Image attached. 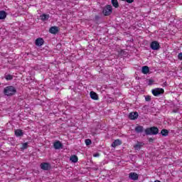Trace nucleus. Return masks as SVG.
I'll return each mask as SVG.
<instances>
[{"instance_id":"nucleus-1","label":"nucleus","mask_w":182,"mask_h":182,"mask_svg":"<svg viewBox=\"0 0 182 182\" xmlns=\"http://www.w3.org/2000/svg\"><path fill=\"white\" fill-rule=\"evenodd\" d=\"M5 96H14L16 95V88L14 86H7L4 89Z\"/></svg>"},{"instance_id":"nucleus-2","label":"nucleus","mask_w":182,"mask_h":182,"mask_svg":"<svg viewBox=\"0 0 182 182\" xmlns=\"http://www.w3.org/2000/svg\"><path fill=\"white\" fill-rule=\"evenodd\" d=\"M145 134L146 136H156L159 134V128L157 127H151L145 129Z\"/></svg>"},{"instance_id":"nucleus-3","label":"nucleus","mask_w":182,"mask_h":182,"mask_svg":"<svg viewBox=\"0 0 182 182\" xmlns=\"http://www.w3.org/2000/svg\"><path fill=\"white\" fill-rule=\"evenodd\" d=\"M112 12H113V7L112 6V5H107L102 9V14L103 15H105V16H109V15H112Z\"/></svg>"},{"instance_id":"nucleus-4","label":"nucleus","mask_w":182,"mask_h":182,"mask_svg":"<svg viewBox=\"0 0 182 182\" xmlns=\"http://www.w3.org/2000/svg\"><path fill=\"white\" fill-rule=\"evenodd\" d=\"M41 169L44 170L45 171H48L52 168V166H50V164L48 162H43L40 165Z\"/></svg>"},{"instance_id":"nucleus-5","label":"nucleus","mask_w":182,"mask_h":182,"mask_svg":"<svg viewBox=\"0 0 182 182\" xmlns=\"http://www.w3.org/2000/svg\"><path fill=\"white\" fill-rule=\"evenodd\" d=\"M164 94V89L163 88H155L152 90V95L154 96H160V95Z\"/></svg>"},{"instance_id":"nucleus-6","label":"nucleus","mask_w":182,"mask_h":182,"mask_svg":"<svg viewBox=\"0 0 182 182\" xmlns=\"http://www.w3.org/2000/svg\"><path fill=\"white\" fill-rule=\"evenodd\" d=\"M150 48L152 50H159V49H160V43L159 41H152L150 43Z\"/></svg>"},{"instance_id":"nucleus-7","label":"nucleus","mask_w":182,"mask_h":182,"mask_svg":"<svg viewBox=\"0 0 182 182\" xmlns=\"http://www.w3.org/2000/svg\"><path fill=\"white\" fill-rule=\"evenodd\" d=\"M129 178L134 181L139 180V174L136 172H131L129 174Z\"/></svg>"},{"instance_id":"nucleus-8","label":"nucleus","mask_w":182,"mask_h":182,"mask_svg":"<svg viewBox=\"0 0 182 182\" xmlns=\"http://www.w3.org/2000/svg\"><path fill=\"white\" fill-rule=\"evenodd\" d=\"M137 117H139V113L137 112H131L129 114V119H130V120H136Z\"/></svg>"},{"instance_id":"nucleus-9","label":"nucleus","mask_w":182,"mask_h":182,"mask_svg":"<svg viewBox=\"0 0 182 182\" xmlns=\"http://www.w3.org/2000/svg\"><path fill=\"white\" fill-rule=\"evenodd\" d=\"M53 147L54 149H55V150H59L60 149H62V147H63V144H62L60 141H57L54 142Z\"/></svg>"},{"instance_id":"nucleus-10","label":"nucleus","mask_w":182,"mask_h":182,"mask_svg":"<svg viewBox=\"0 0 182 182\" xmlns=\"http://www.w3.org/2000/svg\"><path fill=\"white\" fill-rule=\"evenodd\" d=\"M50 33H53V35H55V33H58L59 32V28L58 26H52L49 29Z\"/></svg>"},{"instance_id":"nucleus-11","label":"nucleus","mask_w":182,"mask_h":182,"mask_svg":"<svg viewBox=\"0 0 182 182\" xmlns=\"http://www.w3.org/2000/svg\"><path fill=\"white\" fill-rule=\"evenodd\" d=\"M45 43V41L42 38H38L36 40V46H42Z\"/></svg>"},{"instance_id":"nucleus-12","label":"nucleus","mask_w":182,"mask_h":182,"mask_svg":"<svg viewBox=\"0 0 182 182\" xmlns=\"http://www.w3.org/2000/svg\"><path fill=\"white\" fill-rule=\"evenodd\" d=\"M90 96L91 99H92V100H99V95H97V94L93 91H91L90 92Z\"/></svg>"},{"instance_id":"nucleus-13","label":"nucleus","mask_w":182,"mask_h":182,"mask_svg":"<svg viewBox=\"0 0 182 182\" xmlns=\"http://www.w3.org/2000/svg\"><path fill=\"white\" fill-rule=\"evenodd\" d=\"M14 134L16 137H22V136H23V131H22V129H16Z\"/></svg>"},{"instance_id":"nucleus-14","label":"nucleus","mask_w":182,"mask_h":182,"mask_svg":"<svg viewBox=\"0 0 182 182\" xmlns=\"http://www.w3.org/2000/svg\"><path fill=\"white\" fill-rule=\"evenodd\" d=\"M143 146H144L143 142H137L136 144L134 145V149L135 150H140Z\"/></svg>"},{"instance_id":"nucleus-15","label":"nucleus","mask_w":182,"mask_h":182,"mask_svg":"<svg viewBox=\"0 0 182 182\" xmlns=\"http://www.w3.org/2000/svg\"><path fill=\"white\" fill-rule=\"evenodd\" d=\"M135 132L136 133H143V132H144V127L141 125L136 126L135 127Z\"/></svg>"},{"instance_id":"nucleus-16","label":"nucleus","mask_w":182,"mask_h":182,"mask_svg":"<svg viewBox=\"0 0 182 182\" xmlns=\"http://www.w3.org/2000/svg\"><path fill=\"white\" fill-rule=\"evenodd\" d=\"M122 144V141H120V139H116L114 140L112 144V147H117V146H121Z\"/></svg>"},{"instance_id":"nucleus-17","label":"nucleus","mask_w":182,"mask_h":182,"mask_svg":"<svg viewBox=\"0 0 182 182\" xmlns=\"http://www.w3.org/2000/svg\"><path fill=\"white\" fill-rule=\"evenodd\" d=\"M141 72L144 75H147V73L150 72V68L147 65L143 66L141 69Z\"/></svg>"},{"instance_id":"nucleus-18","label":"nucleus","mask_w":182,"mask_h":182,"mask_svg":"<svg viewBox=\"0 0 182 182\" xmlns=\"http://www.w3.org/2000/svg\"><path fill=\"white\" fill-rule=\"evenodd\" d=\"M70 160L72 161V163H77V161H79V158L76 155H73L70 158Z\"/></svg>"},{"instance_id":"nucleus-19","label":"nucleus","mask_w":182,"mask_h":182,"mask_svg":"<svg viewBox=\"0 0 182 182\" xmlns=\"http://www.w3.org/2000/svg\"><path fill=\"white\" fill-rule=\"evenodd\" d=\"M6 18V11H0V19H5Z\"/></svg>"},{"instance_id":"nucleus-20","label":"nucleus","mask_w":182,"mask_h":182,"mask_svg":"<svg viewBox=\"0 0 182 182\" xmlns=\"http://www.w3.org/2000/svg\"><path fill=\"white\" fill-rule=\"evenodd\" d=\"M111 4L114 8H117L119 6V1L117 0H111Z\"/></svg>"},{"instance_id":"nucleus-21","label":"nucleus","mask_w":182,"mask_h":182,"mask_svg":"<svg viewBox=\"0 0 182 182\" xmlns=\"http://www.w3.org/2000/svg\"><path fill=\"white\" fill-rule=\"evenodd\" d=\"M41 21H48L49 19V14H45L41 16Z\"/></svg>"},{"instance_id":"nucleus-22","label":"nucleus","mask_w":182,"mask_h":182,"mask_svg":"<svg viewBox=\"0 0 182 182\" xmlns=\"http://www.w3.org/2000/svg\"><path fill=\"white\" fill-rule=\"evenodd\" d=\"M161 134L162 136H164V137H166V136H168V130H167V129H162L161 131Z\"/></svg>"},{"instance_id":"nucleus-23","label":"nucleus","mask_w":182,"mask_h":182,"mask_svg":"<svg viewBox=\"0 0 182 182\" xmlns=\"http://www.w3.org/2000/svg\"><path fill=\"white\" fill-rule=\"evenodd\" d=\"M6 80H12L14 79V75H7L5 76Z\"/></svg>"},{"instance_id":"nucleus-24","label":"nucleus","mask_w":182,"mask_h":182,"mask_svg":"<svg viewBox=\"0 0 182 182\" xmlns=\"http://www.w3.org/2000/svg\"><path fill=\"white\" fill-rule=\"evenodd\" d=\"M118 55L119 56H123V55H126V51L124 50H121L118 51Z\"/></svg>"},{"instance_id":"nucleus-25","label":"nucleus","mask_w":182,"mask_h":182,"mask_svg":"<svg viewBox=\"0 0 182 182\" xmlns=\"http://www.w3.org/2000/svg\"><path fill=\"white\" fill-rule=\"evenodd\" d=\"M85 144L86 146H90L92 144V140L89 139H85Z\"/></svg>"},{"instance_id":"nucleus-26","label":"nucleus","mask_w":182,"mask_h":182,"mask_svg":"<svg viewBox=\"0 0 182 182\" xmlns=\"http://www.w3.org/2000/svg\"><path fill=\"white\" fill-rule=\"evenodd\" d=\"M123 1L124 2H127V4H133L134 2V0H121Z\"/></svg>"},{"instance_id":"nucleus-27","label":"nucleus","mask_w":182,"mask_h":182,"mask_svg":"<svg viewBox=\"0 0 182 182\" xmlns=\"http://www.w3.org/2000/svg\"><path fill=\"white\" fill-rule=\"evenodd\" d=\"M145 100L146 102H150V100H151V97L147 95L146 97H145Z\"/></svg>"},{"instance_id":"nucleus-28","label":"nucleus","mask_w":182,"mask_h":182,"mask_svg":"<svg viewBox=\"0 0 182 182\" xmlns=\"http://www.w3.org/2000/svg\"><path fill=\"white\" fill-rule=\"evenodd\" d=\"M22 149H28V142L23 144Z\"/></svg>"},{"instance_id":"nucleus-29","label":"nucleus","mask_w":182,"mask_h":182,"mask_svg":"<svg viewBox=\"0 0 182 182\" xmlns=\"http://www.w3.org/2000/svg\"><path fill=\"white\" fill-rule=\"evenodd\" d=\"M178 59L179 60H182V53H180L178 55Z\"/></svg>"},{"instance_id":"nucleus-30","label":"nucleus","mask_w":182,"mask_h":182,"mask_svg":"<svg viewBox=\"0 0 182 182\" xmlns=\"http://www.w3.org/2000/svg\"><path fill=\"white\" fill-rule=\"evenodd\" d=\"M149 143H153V141H154V139H153V138H149Z\"/></svg>"},{"instance_id":"nucleus-31","label":"nucleus","mask_w":182,"mask_h":182,"mask_svg":"<svg viewBox=\"0 0 182 182\" xmlns=\"http://www.w3.org/2000/svg\"><path fill=\"white\" fill-rule=\"evenodd\" d=\"M100 156V154H93V157H99Z\"/></svg>"},{"instance_id":"nucleus-32","label":"nucleus","mask_w":182,"mask_h":182,"mask_svg":"<svg viewBox=\"0 0 182 182\" xmlns=\"http://www.w3.org/2000/svg\"><path fill=\"white\" fill-rule=\"evenodd\" d=\"M149 85H151L153 83V80H149Z\"/></svg>"},{"instance_id":"nucleus-33","label":"nucleus","mask_w":182,"mask_h":182,"mask_svg":"<svg viewBox=\"0 0 182 182\" xmlns=\"http://www.w3.org/2000/svg\"><path fill=\"white\" fill-rule=\"evenodd\" d=\"M154 182H161V181H160L159 180H156Z\"/></svg>"}]
</instances>
